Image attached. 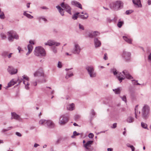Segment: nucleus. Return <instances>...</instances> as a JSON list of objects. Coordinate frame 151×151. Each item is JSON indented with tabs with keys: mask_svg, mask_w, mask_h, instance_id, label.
Listing matches in <instances>:
<instances>
[{
	"mask_svg": "<svg viewBox=\"0 0 151 151\" xmlns=\"http://www.w3.org/2000/svg\"><path fill=\"white\" fill-rule=\"evenodd\" d=\"M123 3L120 1H117L113 2L109 5L110 8L115 10H118L123 7Z\"/></svg>",
	"mask_w": 151,
	"mask_h": 151,
	"instance_id": "nucleus-1",
	"label": "nucleus"
},
{
	"mask_svg": "<svg viewBox=\"0 0 151 151\" xmlns=\"http://www.w3.org/2000/svg\"><path fill=\"white\" fill-rule=\"evenodd\" d=\"M34 54L37 56H44L46 55L44 49L41 47L39 46L35 47L34 50Z\"/></svg>",
	"mask_w": 151,
	"mask_h": 151,
	"instance_id": "nucleus-2",
	"label": "nucleus"
},
{
	"mask_svg": "<svg viewBox=\"0 0 151 151\" xmlns=\"http://www.w3.org/2000/svg\"><path fill=\"white\" fill-rule=\"evenodd\" d=\"M111 72L113 73L114 75H116V77L120 83L125 79V76L122 72L118 73L116 69L115 68L111 69Z\"/></svg>",
	"mask_w": 151,
	"mask_h": 151,
	"instance_id": "nucleus-3",
	"label": "nucleus"
},
{
	"mask_svg": "<svg viewBox=\"0 0 151 151\" xmlns=\"http://www.w3.org/2000/svg\"><path fill=\"white\" fill-rule=\"evenodd\" d=\"M149 111V106L147 105H145L142 109V116L144 119H146L148 118Z\"/></svg>",
	"mask_w": 151,
	"mask_h": 151,
	"instance_id": "nucleus-4",
	"label": "nucleus"
},
{
	"mask_svg": "<svg viewBox=\"0 0 151 151\" xmlns=\"http://www.w3.org/2000/svg\"><path fill=\"white\" fill-rule=\"evenodd\" d=\"M7 34L8 35V40L10 41H12L13 39H19V36L16 32L13 31L8 32Z\"/></svg>",
	"mask_w": 151,
	"mask_h": 151,
	"instance_id": "nucleus-5",
	"label": "nucleus"
},
{
	"mask_svg": "<svg viewBox=\"0 0 151 151\" xmlns=\"http://www.w3.org/2000/svg\"><path fill=\"white\" fill-rule=\"evenodd\" d=\"M68 118L67 115H62L60 117L59 124L60 125H64L68 122Z\"/></svg>",
	"mask_w": 151,
	"mask_h": 151,
	"instance_id": "nucleus-6",
	"label": "nucleus"
},
{
	"mask_svg": "<svg viewBox=\"0 0 151 151\" xmlns=\"http://www.w3.org/2000/svg\"><path fill=\"white\" fill-rule=\"evenodd\" d=\"M81 49L79 45L76 42H74V48L72 50V52L75 54H79Z\"/></svg>",
	"mask_w": 151,
	"mask_h": 151,
	"instance_id": "nucleus-7",
	"label": "nucleus"
},
{
	"mask_svg": "<svg viewBox=\"0 0 151 151\" xmlns=\"http://www.w3.org/2000/svg\"><path fill=\"white\" fill-rule=\"evenodd\" d=\"M22 78H21L22 80L23 81V83L25 85V88L27 89H29V83L28 82L29 81V78L26 75H24L22 76Z\"/></svg>",
	"mask_w": 151,
	"mask_h": 151,
	"instance_id": "nucleus-8",
	"label": "nucleus"
},
{
	"mask_svg": "<svg viewBox=\"0 0 151 151\" xmlns=\"http://www.w3.org/2000/svg\"><path fill=\"white\" fill-rule=\"evenodd\" d=\"M61 6L66 12L70 14H71V8L69 5L67 4H65L64 2H63L61 3Z\"/></svg>",
	"mask_w": 151,
	"mask_h": 151,
	"instance_id": "nucleus-9",
	"label": "nucleus"
},
{
	"mask_svg": "<svg viewBox=\"0 0 151 151\" xmlns=\"http://www.w3.org/2000/svg\"><path fill=\"white\" fill-rule=\"evenodd\" d=\"M35 77H38L40 76H44V73L42 68H40L35 72L34 73Z\"/></svg>",
	"mask_w": 151,
	"mask_h": 151,
	"instance_id": "nucleus-10",
	"label": "nucleus"
},
{
	"mask_svg": "<svg viewBox=\"0 0 151 151\" xmlns=\"http://www.w3.org/2000/svg\"><path fill=\"white\" fill-rule=\"evenodd\" d=\"M131 54L130 52L127 51H124L122 54V57L126 61L130 60L131 57Z\"/></svg>",
	"mask_w": 151,
	"mask_h": 151,
	"instance_id": "nucleus-11",
	"label": "nucleus"
},
{
	"mask_svg": "<svg viewBox=\"0 0 151 151\" xmlns=\"http://www.w3.org/2000/svg\"><path fill=\"white\" fill-rule=\"evenodd\" d=\"M29 43L30 44H29L27 45V49L28 50V52L27 53L26 55H28L32 51L33 49V46L31 45H34L35 43L34 41L30 40L29 41Z\"/></svg>",
	"mask_w": 151,
	"mask_h": 151,
	"instance_id": "nucleus-12",
	"label": "nucleus"
},
{
	"mask_svg": "<svg viewBox=\"0 0 151 151\" xmlns=\"http://www.w3.org/2000/svg\"><path fill=\"white\" fill-rule=\"evenodd\" d=\"M100 34V33L99 32L97 31H95L89 33L88 36V37L91 38H96L95 37L99 36Z\"/></svg>",
	"mask_w": 151,
	"mask_h": 151,
	"instance_id": "nucleus-13",
	"label": "nucleus"
},
{
	"mask_svg": "<svg viewBox=\"0 0 151 151\" xmlns=\"http://www.w3.org/2000/svg\"><path fill=\"white\" fill-rule=\"evenodd\" d=\"M7 70L9 73L11 75H13L16 74L17 72V69L14 68L13 67L9 66L7 69Z\"/></svg>",
	"mask_w": 151,
	"mask_h": 151,
	"instance_id": "nucleus-14",
	"label": "nucleus"
},
{
	"mask_svg": "<svg viewBox=\"0 0 151 151\" xmlns=\"http://www.w3.org/2000/svg\"><path fill=\"white\" fill-rule=\"evenodd\" d=\"M122 73L125 76V78L130 79H133V78L132 76L129 74L128 71L127 70H124L122 71Z\"/></svg>",
	"mask_w": 151,
	"mask_h": 151,
	"instance_id": "nucleus-15",
	"label": "nucleus"
},
{
	"mask_svg": "<svg viewBox=\"0 0 151 151\" xmlns=\"http://www.w3.org/2000/svg\"><path fill=\"white\" fill-rule=\"evenodd\" d=\"M45 125L50 128H52L54 127V124L53 122L50 120H47L46 121Z\"/></svg>",
	"mask_w": 151,
	"mask_h": 151,
	"instance_id": "nucleus-16",
	"label": "nucleus"
},
{
	"mask_svg": "<svg viewBox=\"0 0 151 151\" xmlns=\"http://www.w3.org/2000/svg\"><path fill=\"white\" fill-rule=\"evenodd\" d=\"M94 42L96 47H100L101 44L100 41L97 38H95L94 39Z\"/></svg>",
	"mask_w": 151,
	"mask_h": 151,
	"instance_id": "nucleus-17",
	"label": "nucleus"
},
{
	"mask_svg": "<svg viewBox=\"0 0 151 151\" xmlns=\"http://www.w3.org/2000/svg\"><path fill=\"white\" fill-rule=\"evenodd\" d=\"M71 4L72 5H74L81 9H82V6L81 4L78 2L76 1H72Z\"/></svg>",
	"mask_w": 151,
	"mask_h": 151,
	"instance_id": "nucleus-18",
	"label": "nucleus"
},
{
	"mask_svg": "<svg viewBox=\"0 0 151 151\" xmlns=\"http://www.w3.org/2000/svg\"><path fill=\"white\" fill-rule=\"evenodd\" d=\"M132 2L134 4L138 7H141L142 5L140 0H133Z\"/></svg>",
	"mask_w": 151,
	"mask_h": 151,
	"instance_id": "nucleus-19",
	"label": "nucleus"
},
{
	"mask_svg": "<svg viewBox=\"0 0 151 151\" xmlns=\"http://www.w3.org/2000/svg\"><path fill=\"white\" fill-rule=\"evenodd\" d=\"M93 141H89L87 142L84 145V147L87 149H88V147H90L91 145L92 144Z\"/></svg>",
	"mask_w": 151,
	"mask_h": 151,
	"instance_id": "nucleus-20",
	"label": "nucleus"
},
{
	"mask_svg": "<svg viewBox=\"0 0 151 151\" xmlns=\"http://www.w3.org/2000/svg\"><path fill=\"white\" fill-rule=\"evenodd\" d=\"M117 19V18L116 17H115L112 19L110 17H108L107 18V21L109 23H111L112 22H115L116 21Z\"/></svg>",
	"mask_w": 151,
	"mask_h": 151,
	"instance_id": "nucleus-21",
	"label": "nucleus"
},
{
	"mask_svg": "<svg viewBox=\"0 0 151 151\" xmlns=\"http://www.w3.org/2000/svg\"><path fill=\"white\" fill-rule=\"evenodd\" d=\"M86 69L87 70L88 74L94 70V69L92 66H88L86 67Z\"/></svg>",
	"mask_w": 151,
	"mask_h": 151,
	"instance_id": "nucleus-22",
	"label": "nucleus"
},
{
	"mask_svg": "<svg viewBox=\"0 0 151 151\" xmlns=\"http://www.w3.org/2000/svg\"><path fill=\"white\" fill-rule=\"evenodd\" d=\"M75 105L74 104L72 103L68 105L67 106V109L70 111H72L74 109Z\"/></svg>",
	"mask_w": 151,
	"mask_h": 151,
	"instance_id": "nucleus-23",
	"label": "nucleus"
},
{
	"mask_svg": "<svg viewBox=\"0 0 151 151\" xmlns=\"http://www.w3.org/2000/svg\"><path fill=\"white\" fill-rule=\"evenodd\" d=\"M56 8L58 10L59 12L60 13V14L62 16H63L64 15V11H63V9L60 6H56Z\"/></svg>",
	"mask_w": 151,
	"mask_h": 151,
	"instance_id": "nucleus-24",
	"label": "nucleus"
},
{
	"mask_svg": "<svg viewBox=\"0 0 151 151\" xmlns=\"http://www.w3.org/2000/svg\"><path fill=\"white\" fill-rule=\"evenodd\" d=\"M54 40H48L47 42L45 43V45H48L49 46H51L54 45Z\"/></svg>",
	"mask_w": 151,
	"mask_h": 151,
	"instance_id": "nucleus-25",
	"label": "nucleus"
},
{
	"mask_svg": "<svg viewBox=\"0 0 151 151\" xmlns=\"http://www.w3.org/2000/svg\"><path fill=\"white\" fill-rule=\"evenodd\" d=\"M134 118L131 116H128L127 119V121L129 123L133 122L134 121Z\"/></svg>",
	"mask_w": 151,
	"mask_h": 151,
	"instance_id": "nucleus-26",
	"label": "nucleus"
},
{
	"mask_svg": "<svg viewBox=\"0 0 151 151\" xmlns=\"http://www.w3.org/2000/svg\"><path fill=\"white\" fill-rule=\"evenodd\" d=\"M78 16L81 19H86L88 17V16L87 13H85L84 15L79 14Z\"/></svg>",
	"mask_w": 151,
	"mask_h": 151,
	"instance_id": "nucleus-27",
	"label": "nucleus"
},
{
	"mask_svg": "<svg viewBox=\"0 0 151 151\" xmlns=\"http://www.w3.org/2000/svg\"><path fill=\"white\" fill-rule=\"evenodd\" d=\"M11 114L12 116L11 118L12 119H13L12 117H13L14 119H18L19 118V116L15 113H12Z\"/></svg>",
	"mask_w": 151,
	"mask_h": 151,
	"instance_id": "nucleus-28",
	"label": "nucleus"
},
{
	"mask_svg": "<svg viewBox=\"0 0 151 151\" xmlns=\"http://www.w3.org/2000/svg\"><path fill=\"white\" fill-rule=\"evenodd\" d=\"M123 38L124 40L129 44H131L132 40L125 36H123Z\"/></svg>",
	"mask_w": 151,
	"mask_h": 151,
	"instance_id": "nucleus-29",
	"label": "nucleus"
},
{
	"mask_svg": "<svg viewBox=\"0 0 151 151\" xmlns=\"http://www.w3.org/2000/svg\"><path fill=\"white\" fill-rule=\"evenodd\" d=\"M73 74L72 72H68L67 73L66 75L65 76V78L66 79H68L70 77L72 76H73Z\"/></svg>",
	"mask_w": 151,
	"mask_h": 151,
	"instance_id": "nucleus-30",
	"label": "nucleus"
},
{
	"mask_svg": "<svg viewBox=\"0 0 151 151\" xmlns=\"http://www.w3.org/2000/svg\"><path fill=\"white\" fill-rule=\"evenodd\" d=\"M23 15L24 16H26L27 18L29 19H32L33 18V16H31L30 14L27 13L26 11H25L24 12Z\"/></svg>",
	"mask_w": 151,
	"mask_h": 151,
	"instance_id": "nucleus-31",
	"label": "nucleus"
},
{
	"mask_svg": "<svg viewBox=\"0 0 151 151\" xmlns=\"http://www.w3.org/2000/svg\"><path fill=\"white\" fill-rule=\"evenodd\" d=\"M91 78H94L96 76V73L94 71L88 74Z\"/></svg>",
	"mask_w": 151,
	"mask_h": 151,
	"instance_id": "nucleus-32",
	"label": "nucleus"
},
{
	"mask_svg": "<svg viewBox=\"0 0 151 151\" xmlns=\"http://www.w3.org/2000/svg\"><path fill=\"white\" fill-rule=\"evenodd\" d=\"M113 91L116 94H119L120 93L121 90L119 88H118L117 89H113Z\"/></svg>",
	"mask_w": 151,
	"mask_h": 151,
	"instance_id": "nucleus-33",
	"label": "nucleus"
},
{
	"mask_svg": "<svg viewBox=\"0 0 151 151\" xmlns=\"http://www.w3.org/2000/svg\"><path fill=\"white\" fill-rule=\"evenodd\" d=\"M37 19L39 21H40L41 20H43L45 22L47 21V19L44 17H39Z\"/></svg>",
	"mask_w": 151,
	"mask_h": 151,
	"instance_id": "nucleus-34",
	"label": "nucleus"
},
{
	"mask_svg": "<svg viewBox=\"0 0 151 151\" xmlns=\"http://www.w3.org/2000/svg\"><path fill=\"white\" fill-rule=\"evenodd\" d=\"M16 83L14 82L12 80L8 84L7 87H9L12 86L14 85Z\"/></svg>",
	"mask_w": 151,
	"mask_h": 151,
	"instance_id": "nucleus-35",
	"label": "nucleus"
},
{
	"mask_svg": "<svg viewBox=\"0 0 151 151\" xmlns=\"http://www.w3.org/2000/svg\"><path fill=\"white\" fill-rule=\"evenodd\" d=\"M46 120L43 119H41L40 120L39 122V123L41 125L45 124V125Z\"/></svg>",
	"mask_w": 151,
	"mask_h": 151,
	"instance_id": "nucleus-36",
	"label": "nucleus"
},
{
	"mask_svg": "<svg viewBox=\"0 0 151 151\" xmlns=\"http://www.w3.org/2000/svg\"><path fill=\"white\" fill-rule=\"evenodd\" d=\"M123 24V22L119 21L118 22L117 25L119 27L121 28Z\"/></svg>",
	"mask_w": 151,
	"mask_h": 151,
	"instance_id": "nucleus-37",
	"label": "nucleus"
},
{
	"mask_svg": "<svg viewBox=\"0 0 151 151\" xmlns=\"http://www.w3.org/2000/svg\"><path fill=\"white\" fill-rule=\"evenodd\" d=\"M8 54V52L7 51H4L1 53V55L4 57L7 56Z\"/></svg>",
	"mask_w": 151,
	"mask_h": 151,
	"instance_id": "nucleus-38",
	"label": "nucleus"
},
{
	"mask_svg": "<svg viewBox=\"0 0 151 151\" xmlns=\"http://www.w3.org/2000/svg\"><path fill=\"white\" fill-rule=\"evenodd\" d=\"M80 134L79 133H78L76 131H75L73 132V135L71 136V137L72 138H74V137Z\"/></svg>",
	"mask_w": 151,
	"mask_h": 151,
	"instance_id": "nucleus-39",
	"label": "nucleus"
},
{
	"mask_svg": "<svg viewBox=\"0 0 151 151\" xmlns=\"http://www.w3.org/2000/svg\"><path fill=\"white\" fill-rule=\"evenodd\" d=\"M141 124L142 127L143 128L145 129H146L147 128V125L145 123L143 122H142L141 123Z\"/></svg>",
	"mask_w": 151,
	"mask_h": 151,
	"instance_id": "nucleus-40",
	"label": "nucleus"
},
{
	"mask_svg": "<svg viewBox=\"0 0 151 151\" xmlns=\"http://www.w3.org/2000/svg\"><path fill=\"white\" fill-rule=\"evenodd\" d=\"M1 37L2 39L4 40L6 38V37L5 35L3 33H1L0 34Z\"/></svg>",
	"mask_w": 151,
	"mask_h": 151,
	"instance_id": "nucleus-41",
	"label": "nucleus"
},
{
	"mask_svg": "<svg viewBox=\"0 0 151 151\" xmlns=\"http://www.w3.org/2000/svg\"><path fill=\"white\" fill-rule=\"evenodd\" d=\"M133 12V10H127L126 12V14L127 15H128V14H130L131 13H132Z\"/></svg>",
	"mask_w": 151,
	"mask_h": 151,
	"instance_id": "nucleus-42",
	"label": "nucleus"
},
{
	"mask_svg": "<svg viewBox=\"0 0 151 151\" xmlns=\"http://www.w3.org/2000/svg\"><path fill=\"white\" fill-rule=\"evenodd\" d=\"M79 27L80 29L81 30H83L84 29V26L82 25L81 24H79Z\"/></svg>",
	"mask_w": 151,
	"mask_h": 151,
	"instance_id": "nucleus-43",
	"label": "nucleus"
},
{
	"mask_svg": "<svg viewBox=\"0 0 151 151\" xmlns=\"http://www.w3.org/2000/svg\"><path fill=\"white\" fill-rule=\"evenodd\" d=\"M12 128V127H10L8 128H7V129H2V132H6L9 130L11 129Z\"/></svg>",
	"mask_w": 151,
	"mask_h": 151,
	"instance_id": "nucleus-44",
	"label": "nucleus"
},
{
	"mask_svg": "<svg viewBox=\"0 0 151 151\" xmlns=\"http://www.w3.org/2000/svg\"><path fill=\"white\" fill-rule=\"evenodd\" d=\"M0 18L1 19H4L5 18V16L3 12L0 13Z\"/></svg>",
	"mask_w": 151,
	"mask_h": 151,
	"instance_id": "nucleus-45",
	"label": "nucleus"
},
{
	"mask_svg": "<svg viewBox=\"0 0 151 151\" xmlns=\"http://www.w3.org/2000/svg\"><path fill=\"white\" fill-rule=\"evenodd\" d=\"M120 97L122 99V100L125 101L126 103L127 102V99L126 97L125 96H124L122 97L121 96H120Z\"/></svg>",
	"mask_w": 151,
	"mask_h": 151,
	"instance_id": "nucleus-46",
	"label": "nucleus"
},
{
	"mask_svg": "<svg viewBox=\"0 0 151 151\" xmlns=\"http://www.w3.org/2000/svg\"><path fill=\"white\" fill-rule=\"evenodd\" d=\"M58 67L60 68H61L62 67V63L61 62L59 61L58 63Z\"/></svg>",
	"mask_w": 151,
	"mask_h": 151,
	"instance_id": "nucleus-47",
	"label": "nucleus"
},
{
	"mask_svg": "<svg viewBox=\"0 0 151 151\" xmlns=\"http://www.w3.org/2000/svg\"><path fill=\"white\" fill-rule=\"evenodd\" d=\"M78 18V16L75 15V14L73 15L72 17V19L74 20H76Z\"/></svg>",
	"mask_w": 151,
	"mask_h": 151,
	"instance_id": "nucleus-48",
	"label": "nucleus"
},
{
	"mask_svg": "<svg viewBox=\"0 0 151 151\" xmlns=\"http://www.w3.org/2000/svg\"><path fill=\"white\" fill-rule=\"evenodd\" d=\"M93 136L94 135L92 133H90L88 135V137L89 138H92Z\"/></svg>",
	"mask_w": 151,
	"mask_h": 151,
	"instance_id": "nucleus-49",
	"label": "nucleus"
},
{
	"mask_svg": "<svg viewBox=\"0 0 151 151\" xmlns=\"http://www.w3.org/2000/svg\"><path fill=\"white\" fill-rule=\"evenodd\" d=\"M52 50L53 51V52L54 53H56L57 52V50L56 48L55 47H53L52 48Z\"/></svg>",
	"mask_w": 151,
	"mask_h": 151,
	"instance_id": "nucleus-50",
	"label": "nucleus"
},
{
	"mask_svg": "<svg viewBox=\"0 0 151 151\" xmlns=\"http://www.w3.org/2000/svg\"><path fill=\"white\" fill-rule=\"evenodd\" d=\"M31 84L33 86H36L37 84V81L32 82L31 83Z\"/></svg>",
	"mask_w": 151,
	"mask_h": 151,
	"instance_id": "nucleus-51",
	"label": "nucleus"
},
{
	"mask_svg": "<svg viewBox=\"0 0 151 151\" xmlns=\"http://www.w3.org/2000/svg\"><path fill=\"white\" fill-rule=\"evenodd\" d=\"M54 43H54V45H55L56 46L59 45L60 44V42H55V41H54Z\"/></svg>",
	"mask_w": 151,
	"mask_h": 151,
	"instance_id": "nucleus-52",
	"label": "nucleus"
},
{
	"mask_svg": "<svg viewBox=\"0 0 151 151\" xmlns=\"http://www.w3.org/2000/svg\"><path fill=\"white\" fill-rule=\"evenodd\" d=\"M103 58L105 60H106L107 59L108 57L107 56V54L106 53H105L104 54V57Z\"/></svg>",
	"mask_w": 151,
	"mask_h": 151,
	"instance_id": "nucleus-53",
	"label": "nucleus"
},
{
	"mask_svg": "<svg viewBox=\"0 0 151 151\" xmlns=\"http://www.w3.org/2000/svg\"><path fill=\"white\" fill-rule=\"evenodd\" d=\"M16 134L19 137H20L22 136V134L18 132H16Z\"/></svg>",
	"mask_w": 151,
	"mask_h": 151,
	"instance_id": "nucleus-54",
	"label": "nucleus"
},
{
	"mask_svg": "<svg viewBox=\"0 0 151 151\" xmlns=\"http://www.w3.org/2000/svg\"><path fill=\"white\" fill-rule=\"evenodd\" d=\"M116 124H117L116 123H114L112 127H111V128H115L116 127Z\"/></svg>",
	"mask_w": 151,
	"mask_h": 151,
	"instance_id": "nucleus-55",
	"label": "nucleus"
},
{
	"mask_svg": "<svg viewBox=\"0 0 151 151\" xmlns=\"http://www.w3.org/2000/svg\"><path fill=\"white\" fill-rule=\"evenodd\" d=\"M12 54H13V53H10L9 54H8L7 56L8 58H10L12 57Z\"/></svg>",
	"mask_w": 151,
	"mask_h": 151,
	"instance_id": "nucleus-56",
	"label": "nucleus"
},
{
	"mask_svg": "<svg viewBox=\"0 0 151 151\" xmlns=\"http://www.w3.org/2000/svg\"><path fill=\"white\" fill-rule=\"evenodd\" d=\"M61 139L60 138H59L57 140L56 142V144H58L59 143L60 141L61 140Z\"/></svg>",
	"mask_w": 151,
	"mask_h": 151,
	"instance_id": "nucleus-57",
	"label": "nucleus"
},
{
	"mask_svg": "<svg viewBox=\"0 0 151 151\" xmlns=\"http://www.w3.org/2000/svg\"><path fill=\"white\" fill-rule=\"evenodd\" d=\"M132 81H135L136 82H137V84H136L137 85H141L140 84H139V83L137 82L138 81L137 80H132Z\"/></svg>",
	"mask_w": 151,
	"mask_h": 151,
	"instance_id": "nucleus-58",
	"label": "nucleus"
},
{
	"mask_svg": "<svg viewBox=\"0 0 151 151\" xmlns=\"http://www.w3.org/2000/svg\"><path fill=\"white\" fill-rule=\"evenodd\" d=\"M127 145L128 147L131 148L133 146V145H130L129 144H127Z\"/></svg>",
	"mask_w": 151,
	"mask_h": 151,
	"instance_id": "nucleus-59",
	"label": "nucleus"
},
{
	"mask_svg": "<svg viewBox=\"0 0 151 151\" xmlns=\"http://www.w3.org/2000/svg\"><path fill=\"white\" fill-rule=\"evenodd\" d=\"M39 146V145L38 144H37V143H35V145H34V147H37L38 146Z\"/></svg>",
	"mask_w": 151,
	"mask_h": 151,
	"instance_id": "nucleus-60",
	"label": "nucleus"
},
{
	"mask_svg": "<svg viewBox=\"0 0 151 151\" xmlns=\"http://www.w3.org/2000/svg\"><path fill=\"white\" fill-rule=\"evenodd\" d=\"M91 114L93 116L95 114V112L93 110H92Z\"/></svg>",
	"mask_w": 151,
	"mask_h": 151,
	"instance_id": "nucleus-61",
	"label": "nucleus"
},
{
	"mask_svg": "<svg viewBox=\"0 0 151 151\" xmlns=\"http://www.w3.org/2000/svg\"><path fill=\"white\" fill-rule=\"evenodd\" d=\"M148 3L149 5H150L151 4V1L148 0Z\"/></svg>",
	"mask_w": 151,
	"mask_h": 151,
	"instance_id": "nucleus-62",
	"label": "nucleus"
},
{
	"mask_svg": "<svg viewBox=\"0 0 151 151\" xmlns=\"http://www.w3.org/2000/svg\"><path fill=\"white\" fill-rule=\"evenodd\" d=\"M18 50H19V52H20V50H21V48L20 47H18Z\"/></svg>",
	"mask_w": 151,
	"mask_h": 151,
	"instance_id": "nucleus-63",
	"label": "nucleus"
},
{
	"mask_svg": "<svg viewBox=\"0 0 151 151\" xmlns=\"http://www.w3.org/2000/svg\"><path fill=\"white\" fill-rule=\"evenodd\" d=\"M112 150H113V149L112 148H108L107 149V150H108V151H112Z\"/></svg>",
	"mask_w": 151,
	"mask_h": 151,
	"instance_id": "nucleus-64",
	"label": "nucleus"
}]
</instances>
